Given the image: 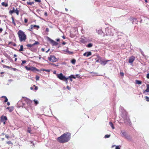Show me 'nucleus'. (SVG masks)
Here are the masks:
<instances>
[{"label": "nucleus", "instance_id": "ddd939ff", "mask_svg": "<svg viewBox=\"0 0 149 149\" xmlns=\"http://www.w3.org/2000/svg\"><path fill=\"white\" fill-rule=\"evenodd\" d=\"M92 54L91 52H88L85 53L83 55L84 56H86L87 57H88L90 56Z\"/></svg>", "mask_w": 149, "mask_h": 149}, {"label": "nucleus", "instance_id": "13d9d810", "mask_svg": "<svg viewBox=\"0 0 149 149\" xmlns=\"http://www.w3.org/2000/svg\"><path fill=\"white\" fill-rule=\"evenodd\" d=\"M65 10L66 11H68V9L66 8H65Z\"/></svg>", "mask_w": 149, "mask_h": 149}, {"label": "nucleus", "instance_id": "7ed1b4c3", "mask_svg": "<svg viewBox=\"0 0 149 149\" xmlns=\"http://www.w3.org/2000/svg\"><path fill=\"white\" fill-rule=\"evenodd\" d=\"M57 77L60 79L62 81H65L66 82L67 84L68 83V80L69 79V78H66L64 76L63 74L61 73L59 74H56Z\"/></svg>", "mask_w": 149, "mask_h": 149}, {"label": "nucleus", "instance_id": "6e6552de", "mask_svg": "<svg viewBox=\"0 0 149 149\" xmlns=\"http://www.w3.org/2000/svg\"><path fill=\"white\" fill-rule=\"evenodd\" d=\"M135 59V57L132 56L130 57L129 58V62L130 63H132L134 61Z\"/></svg>", "mask_w": 149, "mask_h": 149}, {"label": "nucleus", "instance_id": "aec40b11", "mask_svg": "<svg viewBox=\"0 0 149 149\" xmlns=\"http://www.w3.org/2000/svg\"><path fill=\"white\" fill-rule=\"evenodd\" d=\"M109 123V124L111 126V127L113 129H114L115 128V127L113 126V125L112 122H110Z\"/></svg>", "mask_w": 149, "mask_h": 149}, {"label": "nucleus", "instance_id": "864d4df0", "mask_svg": "<svg viewBox=\"0 0 149 149\" xmlns=\"http://www.w3.org/2000/svg\"><path fill=\"white\" fill-rule=\"evenodd\" d=\"M17 56V55L16 54H15L14 55V56L15 57H16Z\"/></svg>", "mask_w": 149, "mask_h": 149}, {"label": "nucleus", "instance_id": "603ef678", "mask_svg": "<svg viewBox=\"0 0 149 149\" xmlns=\"http://www.w3.org/2000/svg\"><path fill=\"white\" fill-rule=\"evenodd\" d=\"M56 71H54V72L53 73L54 74H56Z\"/></svg>", "mask_w": 149, "mask_h": 149}, {"label": "nucleus", "instance_id": "5701e85b", "mask_svg": "<svg viewBox=\"0 0 149 149\" xmlns=\"http://www.w3.org/2000/svg\"><path fill=\"white\" fill-rule=\"evenodd\" d=\"M136 84H141L142 82L141 81L139 80H136Z\"/></svg>", "mask_w": 149, "mask_h": 149}, {"label": "nucleus", "instance_id": "c9c22d12", "mask_svg": "<svg viewBox=\"0 0 149 149\" xmlns=\"http://www.w3.org/2000/svg\"><path fill=\"white\" fill-rule=\"evenodd\" d=\"M6 143L8 144H13V143H12V142L11 141H7V142Z\"/></svg>", "mask_w": 149, "mask_h": 149}, {"label": "nucleus", "instance_id": "2eb2a0df", "mask_svg": "<svg viewBox=\"0 0 149 149\" xmlns=\"http://www.w3.org/2000/svg\"><path fill=\"white\" fill-rule=\"evenodd\" d=\"M109 61V60H107V61H101L100 64L101 65H106L107 63V62H108Z\"/></svg>", "mask_w": 149, "mask_h": 149}, {"label": "nucleus", "instance_id": "338daca9", "mask_svg": "<svg viewBox=\"0 0 149 149\" xmlns=\"http://www.w3.org/2000/svg\"><path fill=\"white\" fill-rule=\"evenodd\" d=\"M145 2H147V0H145Z\"/></svg>", "mask_w": 149, "mask_h": 149}, {"label": "nucleus", "instance_id": "72a5a7b5", "mask_svg": "<svg viewBox=\"0 0 149 149\" xmlns=\"http://www.w3.org/2000/svg\"><path fill=\"white\" fill-rule=\"evenodd\" d=\"M110 135L107 134L105 135L104 137L105 138H109L110 137Z\"/></svg>", "mask_w": 149, "mask_h": 149}, {"label": "nucleus", "instance_id": "8fccbe9b", "mask_svg": "<svg viewBox=\"0 0 149 149\" xmlns=\"http://www.w3.org/2000/svg\"><path fill=\"white\" fill-rule=\"evenodd\" d=\"M7 105L8 106H9L10 105V103L9 102H7Z\"/></svg>", "mask_w": 149, "mask_h": 149}, {"label": "nucleus", "instance_id": "bb28decb", "mask_svg": "<svg viewBox=\"0 0 149 149\" xmlns=\"http://www.w3.org/2000/svg\"><path fill=\"white\" fill-rule=\"evenodd\" d=\"M145 98L146 99V100L147 102L149 101V98L147 96H146L145 97Z\"/></svg>", "mask_w": 149, "mask_h": 149}, {"label": "nucleus", "instance_id": "b1692460", "mask_svg": "<svg viewBox=\"0 0 149 149\" xmlns=\"http://www.w3.org/2000/svg\"><path fill=\"white\" fill-rule=\"evenodd\" d=\"M2 65L3 68H10V67L4 65L2 64Z\"/></svg>", "mask_w": 149, "mask_h": 149}, {"label": "nucleus", "instance_id": "69168bd1", "mask_svg": "<svg viewBox=\"0 0 149 149\" xmlns=\"http://www.w3.org/2000/svg\"><path fill=\"white\" fill-rule=\"evenodd\" d=\"M63 44H65V42H63V43H62Z\"/></svg>", "mask_w": 149, "mask_h": 149}, {"label": "nucleus", "instance_id": "f8f14e48", "mask_svg": "<svg viewBox=\"0 0 149 149\" xmlns=\"http://www.w3.org/2000/svg\"><path fill=\"white\" fill-rule=\"evenodd\" d=\"M2 99L1 100L3 101L4 102H7L8 101V99L6 96H3L1 97Z\"/></svg>", "mask_w": 149, "mask_h": 149}, {"label": "nucleus", "instance_id": "f3484780", "mask_svg": "<svg viewBox=\"0 0 149 149\" xmlns=\"http://www.w3.org/2000/svg\"><path fill=\"white\" fill-rule=\"evenodd\" d=\"M84 38H85L84 37H82L81 38V40H80V41L81 42H82V43H85V42L86 41L85 40Z\"/></svg>", "mask_w": 149, "mask_h": 149}, {"label": "nucleus", "instance_id": "9d476101", "mask_svg": "<svg viewBox=\"0 0 149 149\" xmlns=\"http://www.w3.org/2000/svg\"><path fill=\"white\" fill-rule=\"evenodd\" d=\"M36 27H37L38 28H39V26L36 25H31V28L30 29H29V30L30 31H32L33 28H35Z\"/></svg>", "mask_w": 149, "mask_h": 149}, {"label": "nucleus", "instance_id": "680f3d73", "mask_svg": "<svg viewBox=\"0 0 149 149\" xmlns=\"http://www.w3.org/2000/svg\"><path fill=\"white\" fill-rule=\"evenodd\" d=\"M2 134L3 135H4L5 134V133H2Z\"/></svg>", "mask_w": 149, "mask_h": 149}, {"label": "nucleus", "instance_id": "09e8293b", "mask_svg": "<svg viewBox=\"0 0 149 149\" xmlns=\"http://www.w3.org/2000/svg\"><path fill=\"white\" fill-rule=\"evenodd\" d=\"M46 31L47 32H49V29L48 28H47L46 29Z\"/></svg>", "mask_w": 149, "mask_h": 149}, {"label": "nucleus", "instance_id": "a18cd8bd", "mask_svg": "<svg viewBox=\"0 0 149 149\" xmlns=\"http://www.w3.org/2000/svg\"><path fill=\"white\" fill-rule=\"evenodd\" d=\"M146 77L148 79H149V73L147 74Z\"/></svg>", "mask_w": 149, "mask_h": 149}, {"label": "nucleus", "instance_id": "bf43d9fd", "mask_svg": "<svg viewBox=\"0 0 149 149\" xmlns=\"http://www.w3.org/2000/svg\"><path fill=\"white\" fill-rule=\"evenodd\" d=\"M1 62L2 63L3 62H4V61L3 60H2L1 61Z\"/></svg>", "mask_w": 149, "mask_h": 149}, {"label": "nucleus", "instance_id": "f704fd0d", "mask_svg": "<svg viewBox=\"0 0 149 149\" xmlns=\"http://www.w3.org/2000/svg\"><path fill=\"white\" fill-rule=\"evenodd\" d=\"M27 3L28 4H29V5H32V4L34 3L33 2H27Z\"/></svg>", "mask_w": 149, "mask_h": 149}, {"label": "nucleus", "instance_id": "c03bdc74", "mask_svg": "<svg viewBox=\"0 0 149 149\" xmlns=\"http://www.w3.org/2000/svg\"><path fill=\"white\" fill-rule=\"evenodd\" d=\"M11 44L12 45H11L10 46H12V45L13 46H16V44L14 43H11Z\"/></svg>", "mask_w": 149, "mask_h": 149}, {"label": "nucleus", "instance_id": "423d86ee", "mask_svg": "<svg viewBox=\"0 0 149 149\" xmlns=\"http://www.w3.org/2000/svg\"><path fill=\"white\" fill-rule=\"evenodd\" d=\"M47 39L49 41L50 43L52 45V46H57L58 45V43L56 42L55 41L53 40L50 38L49 37H47Z\"/></svg>", "mask_w": 149, "mask_h": 149}, {"label": "nucleus", "instance_id": "de8ad7c7", "mask_svg": "<svg viewBox=\"0 0 149 149\" xmlns=\"http://www.w3.org/2000/svg\"><path fill=\"white\" fill-rule=\"evenodd\" d=\"M3 31V29L1 28H0V33L1 32Z\"/></svg>", "mask_w": 149, "mask_h": 149}, {"label": "nucleus", "instance_id": "0eeeda50", "mask_svg": "<svg viewBox=\"0 0 149 149\" xmlns=\"http://www.w3.org/2000/svg\"><path fill=\"white\" fill-rule=\"evenodd\" d=\"M39 43L37 42L36 41L34 43H33V44H28L26 45V46L29 47H32V46H39Z\"/></svg>", "mask_w": 149, "mask_h": 149}, {"label": "nucleus", "instance_id": "f257e3e1", "mask_svg": "<svg viewBox=\"0 0 149 149\" xmlns=\"http://www.w3.org/2000/svg\"><path fill=\"white\" fill-rule=\"evenodd\" d=\"M71 134L69 132L64 133L60 137H58L57 140L58 142L62 143L68 142L70 139Z\"/></svg>", "mask_w": 149, "mask_h": 149}, {"label": "nucleus", "instance_id": "dca6fc26", "mask_svg": "<svg viewBox=\"0 0 149 149\" xmlns=\"http://www.w3.org/2000/svg\"><path fill=\"white\" fill-rule=\"evenodd\" d=\"M42 50L43 52H47L49 50V49L48 48L47 49L45 48H42Z\"/></svg>", "mask_w": 149, "mask_h": 149}, {"label": "nucleus", "instance_id": "6e6d98bb", "mask_svg": "<svg viewBox=\"0 0 149 149\" xmlns=\"http://www.w3.org/2000/svg\"><path fill=\"white\" fill-rule=\"evenodd\" d=\"M62 38H63L64 39H65V37L64 36H63L62 37Z\"/></svg>", "mask_w": 149, "mask_h": 149}, {"label": "nucleus", "instance_id": "39448f33", "mask_svg": "<svg viewBox=\"0 0 149 149\" xmlns=\"http://www.w3.org/2000/svg\"><path fill=\"white\" fill-rule=\"evenodd\" d=\"M49 60L52 62H55L57 61V59L54 56H50L48 57Z\"/></svg>", "mask_w": 149, "mask_h": 149}, {"label": "nucleus", "instance_id": "ea45409f", "mask_svg": "<svg viewBox=\"0 0 149 149\" xmlns=\"http://www.w3.org/2000/svg\"><path fill=\"white\" fill-rule=\"evenodd\" d=\"M35 86V90H37L38 89V86H35V85H34L33 86Z\"/></svg>", "mask_w": 149, "mask_h": 149}, {"label": "nucleus", "instance_id": "49530a36", "mask_svg": "<svg viewBox=\"0 0 149 149\" xmlns=\"http://www.w3.org/2000/svg\"><path fill=\"white\" fill-rule=\"evenodd\" d=\"M27 22H28L27 19H24V22H25L26 23H27Z\"/></svg>", "mask_w": 149, "mask_h": 149}, {"label": "nucleus", "instance_id": "c756f323", "mask_svg": "<svg viewBox=\"0 0 149 149\" xmlns=\"http://www.w3.org/2000/svg\"><path fill=\"white\" fill-rule=\"evenodd\" d=\"M33 101L34 102V103L36 104H36H38V102L37 100H33Z\"/></svg>", "mask_w": 149, "mask_h": 149}, {"label": "nucleus", "instance_id": "2f4dec72", "mask_svg": "<svg viewBox=\"0 0 149 149\" xmlns=\"http://www.w3.org/2000/svg\"><path fill=\"white\" fill-rule=\"evenodd\" d=\"M93 44L91 43H90L88 44L87 45V47H92L93 46Z\"/></svg>", "mask_w": 149, "mask_h": 149}, {"label": "nucleus", "instance_id": "5fc2aeb1", "mask_svg": "<svg viewBox=\"0 0 149 149\" xmlns=\"http://www.w3.org/2000/svg\"><path fill=\"white\" fill-rule=\"evenodd\" d=\"M17 58H15V61H17Z\"/></svg>", "mask_w": 149, "mask_h": 149}, {"label": "nucleus", "instance_id": "473e14b6", "mask_svg": "<svg viewBox=\"0 0 149 149\" xmlns=\"http://www.w3.org/2000/svg\"><path fill=\"white\" fill-rule=\"evenodd\" d=\"M39 77L38 75H36V79L37 81L39 79Z\"/></svg>", "mask_w": 149, "mask_h": 149}, {"label": "nucleus", "instance_id": "7c9ffc66", "mask_svg": "<svg viewBox=\"0 0 149 149\" xmlns=\"http://www.w3.org/2000/svg\"><path fill=\"white\" fill-rule=\"evenodd\" d=\"M26 62L25 60L22 61V63L21 64V65H23Z\"/></svg>", "mask_w": 149, "mask_h": 149}, {"label": "nucleus", "instance_id": "1a4fd4ad", "mask_svg": "<svg viewBox=\"0 0 149 149\" xmlns=\"http://www.w3.org/2000/svg\"><path fill=\"white\" fill-rule=\"evenodd\" d=\"M19 11L17 10V8H16L15 10L14 9V8L12 10H10V14H12L14 12H15L17 14V15H19Z\"/></svg>", "mask_w": 149, "mask_h": 149}, {"label": "nucleus", "instance_id": "79ce46f5", "mask_svg": "<svg viewBox=\"0 0 149 149\" xmlns=\"http://www.w3.org/2000/svg\"><path fill=\"white\" fill-rule=\"evenodd\" d=\"M35 1L36 2H38V3H40L41 2L40 0H35Z\"/></svg>", "mask_w": 149, "mask_h": 149}, {"label": "nucleus", "instance_id": "3c124183", "mask_svg": "<svg viewBox=\"0 0 149 149\" xmlns=\"http://www.w3.org/2000/svg\"><path fill=\"white\" fill-rule=\"evenodd\" d=\"M56 40L57 42H58L60 40V39L59 38H58Z\"/></svg>", "mask_w": 149, "mask_h": 149}, {"label": "nucleus", "instance_id": "37998d69", "mask_svg": "<svg viewBox=\"0 0 149 149\" xmlns=\"http://www.w3.org/2000/svg\"><path fill=\"white\" fill-rule=\"evenodd\" d=\"M116 149H120V148L119 146H116Z\"/></svg>", "mask_w": 149, "mask_h": 149}, {"label": "nucleus", "instance_id": "c85d7f7f", "mask_svg": "<svg viewBox=\"0 0 149 149\" xmlns=\"http://www.w3.org/2000/svg\"><path fill=\"white\" fill-rule=\"evenodd\" d=\"M120 74L121 76L123 77L124 76V73L123 72H120Z\"/></svg>", "mask_w": 149, "mask_h": 149}, {"label": "nucleus", "instance_id": "412c9836", "mask_svg": "<svg viewBox=\"0 0 149 149\" xmlns=\"http://www.w3.org/2000/svg\"><path fill=\"white\" fill-rule=\"evenodd\" d=\"M1 4L2 6H5V7H7L8 6L7 3H5L4 2L2 3Z\"/></svg>", "mask_w": 149, "mask_h": 149}, {"label": "nucleus", "instance_id": "a211bd4d", "mask_svg": "<svg viewBox=\"0 0 149 149\" xmlns=\"http://www.w3.org/2000/svg\"><path fill=\"white\" fill-rule=\"evenodd\" d=\"M7 109H8L10 112H12L13 110V108L12 107H8Z\"/></svg>", "mask_w": 149, "mask_h": 149}, {"label": "nucleus", "instance_id": "a19ab883", "mask_svg": "<svg viewBox=\"0 0 149 149\" xmlns=\"http://www.w3.org/2000/svg\"><path fill=\"white\" fill-rule=\"evenodd\" d=\"M5 137L7 139H8L9 138V136L7 134L5 135Z\"/></svg>", "mask_w": 149, "mask_h": 149}, {"label": "nucleus", "instance_id": "4d7b16f0", "mask_svg": "<svg viewBox=\"0 0 149 149\" xmlns=\"http://www.w3.org/2000/svg\"><path fill=\"white\" fill-rule=\"evenodd\" d=\"M3 73H4V72H1V74H3Z\"/></svg>", "mask_w": 149, "mask_h": 149}, {"label": "nucleus", "instance_id": "052dcab7", "mask_svg": "<svg viewBox=\"0 0 149 149\" xmlns=\"http://www.w3.org/2000/svg\"><path fill=\"white\" fill-rule=\"evenodd\" d=\"M5 122H6V121H3V124H5Z\"/></svg>", "mask_w": 149, "mask_h": 149}, {"label": "nucleus", "instance_id": "e433bc0d", "mask_svg": "<svg viewBox=\"0 0 149 149\" xmlns=\"http://www.w3.org/2000/svg\"><path fill=\"white\" fill-rule=\"evenodd\" d=\"M41 70L42 71H46V72H49V70H46V69H42V70Z\"/></svg>", "mask_w": 149, "mask_h": 149}, {"label": "nucleus", "instance_id": "0e129e2a", "mask_svg": "<svg viewBox=\"0 0 149 149\" xmlns=\"http://www.w3.org/2000/svg\"><path fill=\"white\" fill-rule=\"evenodd\" d=\"M30 89H31V90H32L33 89V88L32 87H31L30 88Z\"/></svg>", "mask_w": 149, "mask_h": 149}, {"label": "nucleus", "instance_id": "f03ea898", "mask_svg": "<svg viewBox=\"0 0 149 149\" xmlns=\"http://www.w3.org/2000/svg\"><path fill=\"white\" fill-rule=\"evenodd\" d=\"M18 35L20 41H25L26 38V36L23 32L20 30L18 32Z\"/></svg>", "mask_w": 149, "mask_h": 149}, {"label": "nucleus", "instance_id": "cd10ccee", "mask_svg": "<svg viewBox=\"0 0 149 149\" xmlns=\"http://www.w3.org/2000/svg\"><path fill=\"white\" fill-rule=\"evenodd\" d=\"M12 23L14 24V25H16V24H15V22L14 21V18L13 17H12Z\"/></svg>", "mask_w": 149, "mask_h": 149}, {"label": "nucleus", "instance_id": "20e7f679", "mask_svg": "<svg viewBox=\"0 0 149 149\" xmlns=\"http://www.w3.org/2000/svg\"><path fill=\"white\" fill-rule=\"evenodd\" d=\"M25 68L27 70L31 71L33 72H36V71H39L40 70L37 69L36 68L33 67H28L27 66H26Z\"/></svg>", "mask_w": 149, "mask_h": 149}, {"label": "nucleus", "instance_id": "4c0bfd02", "mask_svg": "<svg viewBox=\"0 0 149 149\" xmlns=\"http://www.w3.org/2000/svg\"><path fill=\"white\" fill-rule=\"evenodd\" d=\"M31 130H30V129L29 128H28V130H27V132H29V133H31Z\"/></svg>", "mask_w": 149, "mask_h": 149}, {"label": "nucleus", "instance_id": "393cba45", "mask_svg": "<svg viewBox=\"0 0 149 149\" xmlns=\"http://www.w3.org/2000/svg\"><path fill=\"white\" fill-rule=\"evenodd\" d=\"M63 51L66 52L70 54H72L73 53L72 52H70L68 51V48H67V49L65 50H63Z\"/></svg>", "mask_w": 149, "mask_h": 149}, {"label": "nucleus", "instance_id": "774afa93", "mask_svg": "<svg viewBox=\"0 0 149 149\" xmlns=\"http://www.w3.org/2000/svg\"><path fill=\"white\" fill-rule=\"evenodd\" d=\"M67 88H68V89H69V86H67Z\"/></svg>", "mask_w": 149, "mask_h": 149}, {"label": "nucleus", "instance_id": "a878e982", "mask_svg": "<svg viewBox=\"0 0 149 149\" xmlns=\"http://www.w3.org/2000/svg\"><path fill=\"white\" fill-rule=\"evenodd\" d=\"M76 62V61L75 59H73L71 61V62L73 64H75Z\"/></svg>", "mask_w": 149, "mask_h": 149}, {"label": "nucleus", "instance_id": "6ab92c4d", "mask_svg": "<svg viewBox=\"0 0 149 149\" xmlns=\"http://www.w3.org/2000/svg\"><path fill=\"white\" fill-rule=\"evenodd\" d=\"M97 32L99 34L101 35H102L103 33L101 29H99V30L97 31Z\"/></svg>", "mask_w": 149, "mask_h": 149}, {"label": "nucleus", "instance_id": "58836bf2", "mask_svg": "<svg viewBox=\"0 0 149 149\" xmlns=\"http://www.w3.org/2000/svg\"><path fill=\"white\" fill-rule=\"evenodd\" d=\"M23 50V47H20V49L19 50V51L21 52Z\"/></svg>", "mask_w": 149, "mask_h": 149}, {"label": "nucleus", "instance_id": "4be33fe9", "mask_svg": "<svg viewBox=\"0 0 149 149\" xmlns=\"http://www.w3.org/2000/svg\"><path fill=\"white\" fill-rule=\"evenodd\" d=\"M69 78L70 80L72 81V78H73V79H75L76 78L73 75H71L69 77Z\"/></svg>", "mask_w": 149, "mask_h": 149}, {"label": "nucleus", "instance_id": "4468645a", "mask_svg": "<svg viewBox=\"0 0 149 149\" xmlns=\"http://www.w3.org/2000/svg\"><path fill=\"white\" fill-rule=\"evenodd\" d=\"M146 86V89L144 91V93L146 92H148V93H147V94H149V84H147Z\"/></svg>", "mask_w": 149, "mask_h": 149}, {"label": "nucleus", "instance_id": "e2e57ef3", "mask_svg": "<svg viewBox=\"0 0 149 149\" xmlns=\"http://www.w3.org/2000/svg\"><path fill=\"white\" fill-rule=\"evenodd\" d=\"M1 107H2V106H0V110H1Z\"/></svg>", "mask_w": 149, "mask_h": 149}, {"label": "nucleus", "instance_id": "9b49d317", "mask_svg": "<svg viewBox=\"0 0 149 149\" xmlns=\"http://www.w3.org/2000/svg\"><path fill=\"white\" fill-rule=\"evenodd\" d=\"M7 120V118L6 116H2L1 117V122H3L4 121H6Z\"/></svg>", "mask_w": 149, "mask_h": 149}]
</instances>
